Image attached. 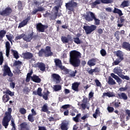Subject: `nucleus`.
Segmentation results:
<instances>
[{
    "label": "nucleus",
    "mask_w": 130,
    "mask_h": 130,
    "mask_svg": "<svg viewBox=\"0 0 130 130\" xmlns=\"http://www.w3.org/2000/svg\"><path fill=\"white\" fill-rule=\"evenodd\" d=\"M113 13L114 14H118L119 16H121L123 14H122V12L121 10L118 9V8H115L114 10L113 11Z\"/></svg>",
    "instance_id": "nucleus-25"
},
{
    "label": "nucleus",
    "mask_w": 130,
    "mask_h": 130,
    "mask_svg": "<svg viewBox=\"0 0 130 130\" xmlns=\"http://www.w3.org/2000/svg\"><path fill=\"white\" fill-rule=\"evenodd\" d=\"M51 77L54 82H55L56 84H58V83L60 82V76H59L58 74H52Z\"/></svg>",
    "instance_id": "nucleus-9"
},
{
    "label": "nucleus",
    "mask_w": 130,
    "mask_h": 130,
    "mask_svg": "<svg viewBox=\"0 0 130 130\" xmlns=\"http://www.w3.org/2000/svg\"><path fill=\"white\" fill-rule=\"evenodd\" d=\"M80 84L81 83L80 82H75L74 83L72 84V90H74V91L78 92L79 91V86H80Z\"/></svg>",
    "instance_id": "nucleus-12"
},
{
    "label": "nucleus",
    "mask_w": 130,
    "mask_h": 130,
    "mask_svg": "<svg viewBox=\"0 0 130 130\" xmlns=\"http://www.w3.org/2000/svg\"><path fill=\"white\" fill-rule=\"evenodd\" d=\"M12 52L13 53V55L16 59H18L19 58V54H18V52L17 51L11 50Z\"/></svg>",
    "instance_id": "nucleus-38"
},
{
    "label": "nucleus",
    "mask_w": 130,
    "mask_h": 130,
    "mask_svg": "<svg viewBox=\"0 0 130 130\" xmlns=\"http://www.w3.org/2000/svg\"><path fill=\"white\" fill-rule=\"evenodd\" d=\"M125 111H126V114H127V115H128V116L126 117V119L127 120H128V119H129V117H130V110H126Z\"/></svg>",
    "instance_id": "nucleus-56"
},
{
    "label": "nucleus",
    "mask_w": 130,
    "mask_h": 130,
    "mask_svg": "<svg viewBox=\"0 0 130 130\" xmlns=\"http://www.w3.org/2000/svg\"><path fill=\"white\" fill-rule=\"evenodd\" d=\"M115 94L113 92L109 91L108 92H105L103 94V97H114Z\"/></svg>",
    "instance_id": "nucleus-22"
},
{
    "label": "nucleus",
    "mask_w": 130,
    "mask_h": 130,
    "mask_svg": "<svg viewBox=\"0 0 130 130\" xmlns=\"http://www.w3.org/2000/svg\"><path fill=\"white\" fill-rule=\"evenodd\" d=\"M31 79L35 83H40V82H41V79H40V78H39V77L36 75H34L32 76L31 77Z\"/></svg>",
    "instance_id": "nucleus-23"
},
{
    "label": "nucleus",
    "mask_w": 130,
    "mask_h": 130,
    "mask_svg": "<svg viewBox=\"0 0 130 130\" xmlns=\"http://www.w3.org/2000/svg\"><path fill=\"white\" fill-rule=\"evenodd\" d=\"M22 64V62L20 61H15L14 63V66H20Z\"/></svg>",
    "instance_id": "nucleus-59"
},
{
    "label": "nucleus",
    "mask_w": 130,
    "mask_h": 130,
    "mask_svg": "<svg viewBox=\"0 0 130 130\" xmlns=\"http://www.w3.org/2000/svg\"><path fill=\"white\" fill-rule=\"evenodd\" d=\"M87 64L89 67H94L96 64V60L95 59H91L88 61Z\"/></svg>",
    "instance_id": "nucleus-24"
},
{
    "label": "nucleus",
    "mask_w": 130,
    "mask_h": 130,
    "mask_svg": "<svg viewBox=\"0 0 130 130\" xmlns=\"http://www.w3.org/2000/svg\"><path fill=\"white\" fill-rule=\"evenodd\" d=\"M11 125L13 127L11 130H16V126L15 125V120H14V119H12L11 120Z\"/></svg>",
    "instance_id": "nucleus-47"
},
{
    "label": "nucleus",
    "mask_w": 130,
    "mask_h": 130,
    "mask_svg": "<svg viewBox=\"0 0 130 130\" xmlns=\"http://www.w3.org/2000/svg\"><path fill=\"white\" fill-rule=\"evenodd\" d=\"M81 107L84 110L86 109V108H87V109H89V108H90V105L86 104H81Z\"/></svg>",
    "instance_id": "nucleus-42"
},
{
    "label": "nucleus",
    "mask_w": 130,
    "mask_h": 130,
    "mask_svg": "<svg viewBox=\"0 0 130 130\" xmlns=\"http://www.w3.org/2000/svg\"><path fill=\"white\" fill-rule=\"evenodd\" d=\"M29 20H30V18H27L23 21H22L20 23H19V25L18 26V28H22V27H24V26H26L27 25V23H28Z\"/></svg>",
    "instance_id": "nucleus-20"
},
{
    "label": "nucleus",
    "mask_w": 130,
    "mask_h": 130,
    "mask_svg": "<svg viewBox=\"0 0 130 130\" xmlns=\"http://www.w3.org/2000/svg\"><path fill=\"white\" fill-rule=\"evenodd\" d=\"M81 117V114H78L75 117H73V119L75 122H79V118Z\"/></svg>",
    "instance_id": "nucleus-39"
},
{
    "label": "nucleus",
    "mask_w": 130,
    "mask_h": 130,
    "mask_svg": "<svg viewBox=\"0 0 130 130\" xmlns=\"http://www.w3.org/2000/svg\"><path fill=\"white\" fill-rule=\"evenodd\" d=\"M7 75H8L9 77H13V74L11 71L10 67H9L7 63H5L4 66L3 76L5 77V76H7Z\"/></svg>",
    "instance_id": "nucleus-4"
},
{
    "label": "nucleus",
    "mask_w": 130,
    "mask_h": 130,
    "mask_svg": "<svg viewBox=\"0 0 130 130\" xmlns=\"http://www.w3.org/2000/svg\"><path fill=\"white\" fill-rule=\"evenodd\" d=\"M33 36V32H31L30 34H28V35H25L23 37V39L25 41L29 42V41H31L32 40V37Z\"/></svg>",
    "instance_id": "nucleus-11"
},
{
    "label": "nucleus",
    "mask_w": 130,
    "mask_h": 130,
    "mask_svg": "<svg viewBox=\"0 0 130 130\" xmlns=\"http://www.w3.org/2000/svg\"><path fill=\"white\" fill-rule=\"evenodd\" d=\"M42 111H43V112H47V111H48L47 105H43V106L42 108Z\"/></svg>",
    "instance_id": "nucleus-41"
},
{
    "label": "nucleus",
    "mask_w": 130,
    "mask_h": 130,
    "mask_svg": "<svg viewBox=\"0 0 130 130\" xmlns=\"http://www.w3.org/2000/svg\"><path fill=\"white\" fill-rule=\"evenodd\" d=\"M81 57V53L76 50H73L70 52V62L73 67H79L81 61L80 59Z\"/></svg>",
    "instance_id": "nucleus-1"
},
{
    "label": "nucleus",
    "mask_w": 130,
    "mask_h": 130,
    "mask_svg": "<svg viewBox=\"0 0 130 130\" xmlns=\"http://www.w3.org/2000/svg\"><path fill=\"white\" fill-rule=\"evenodd\" d=\"M76 73H77L76 71H75V72H74V71L71 72V73H70L71 77H75Z\"/></svg>",
    "instance_id": "nucleus-63"
},
{
    "label": "nucleus",
    "mask_w": 130,
    "mask_h": 130,
    "mask_svg": "<svg viewBox=\"0 0 130 130\" xmlns=\"http://www.w3.org/2000/svg\"><path fill=\"white\" fill-rule=\"evenodd\" d=\"M62 108L63 109H68V108H70V105H65L62 106Z\"/></svg>",
    "instance_id": "nucleus-64"
},
{
    "label": "nucleus",
    "mask_w": 130,
    "mask_h": 130,
    "mask_svg": "<svg viewBox=\"0 0 130 130\" xmlns=\"http://www.w3.org/2000/svg\"><path fill=\"white\" fill-rule=\"evenodd\" d=\"M123 47L126 49L127 50H129L130 49V44L128 43L124 42L123 43Z\"/></svg>",
    "instance_id": "nucleus-28"
},
{
    "label": "nucleus",
    "mask_w": 130,
    "mask_h": 130,
    "mask_svg": "<svg viewBox=\"0 0 130 130\" xmlns=\"http://www.w3.org/2000/svg\"><path fill=\"white\" fill-rule=\"evenodd\" d=\"M95 16V14L91 12H88L86 13V15H84V18L88 22H91L93 21Z\"/></svg>",
    "instance_id": "nucleus-5"
},
{
    "label": "nucleus",
    "mask_w": 130,
    "mask_h": 130,
    "mask_svg": "<svg viewBox=\"0 0 130 130\" xmlns=\"http://www.w3.org/2000/svg\"><path fill=\"white\" fill-rule=\"evenodd\" d=\"M127 89H128V87H127V86H125L124 87L120 88L119 90L121 91V92H124V91H126Z\"/></svg>",
    "instance_id": "nucleus-52"
},
{
    "label": "nucleus",
    "mask_w": 130,
    "mask_h": 130,
    "mask_svg": "<svg viewBox=\"0 0 130 130\" xmlns=\"http://www.w3.org/2000/svg\"><path fill=\"white\" fill-rule=\"evenodd\" d=\"M58 68H59V69H60L61 70L64 71L66 74H70V70L66 69L64 66H61V64L60 65V66H59Z\"/></svg>",
    "instance_id": "nucleus-32"
},
{
    "label": "nucleus",
    "mask_w": 130,
    "mask_h": 130,
    "mask_svg": "<svg viewBox=\"0 0 130 130\" xmlns=\"http://www.w3.org/2000/svg\"><path fill=\"white\" fill-rule=\"evenodd\" d=\"M26 126H27V124L26 123H22L20 125V127L21 128H25V127H26Z\"/></svg>",
    "instance_id": "nucleus-62"
},
{
    "label": "nucleus",
    "mask_w": 130,
    "mask_h": 130,
    "mask_svg": "<svg viewBox=\"0 0 130 130\" xmlns=\"http://www.w3.org/2000/svg\"><path fill=\"white\" fill-rule=\"evenodd\" d=\"M45 56H50V55H52V52L50 50V47H46V50L44 51Z\"/></svg>",
    "instance_id": "nucleus-16"
},
{
    "label": "nucleus",
    "mask_w": 130,
    "mask_h": 130,
    "mask_svg": "<svg viewBox=\"0 0 130 130\" xmlns=\"http://www.w3.org/2000/svg\"><path fill=\"white\" fill-rule=\"evenodd\" d=\"M69 125V122L68 121H65L62 122L61 125V129L62 130H68V125Z\"/></svg>",
    "instance_id": "nucleus-17"
},
{
    "label": "nucleus",
    "mask_w": 130,
    "mask_h": 130,
    "mask_svg": "<svg viewBox=\"0 0 130 130\" xmlns=\"http://www.w3.org/2000/svg\"><path fill=\"white\" fill-rule=\"evenodd\" d=\"M37 66L39 68H40V70L42 71H45V64L43 63H38Z\"/></svg>",
    "instance_id": "nucleus-26"
},
{
    "label": "nucleus",
    "mask_w": 130,
    "mask_h": 130,
    "mask_svg": "<svg viewBox=\"0 0 130 130\" xmlns=\"http://www.w3.org/2000/svg\"><path fill=\"white\" fill-rule=\"evenodd\" d=\"M93 20H94V22L95 23V25H99L100 24V20L97 19L94 15V18H93Z\"/></svg>",
    "instance_id": "nucleus-54"
},
{
    "label": "nucleus",
    "mask_w": 130,
    "mask_h": 130,
    "mask_svg": "<svg viewBox=\"0 0 130 130\" xmlns=\"http://www.w3.org/2000/svg\"><path fill=\"white\" fill-rule=\"evenodd\" d=\"M66 6L68 10L72 11L73 10V8L77 7V3L72 1L71 2H69V3L66 4Z\"/></svg>",
    "instance_id": "nucleus-7"
},
{
    "label": "nucleus",
    "mask_w": 130,
    "mask_h": 130,
    "mask_svg": "<svg viewBox=\"0 0 130 130\" xmlns=\"http://www.w3.org/2000/svg\"><path fill=\"white\" fill-rule=\"evenodd\" d=\"M3 62H4V56L3 55V52H0V66H2Z\"/></svg>",
    "instance_id": "nucleus-43"
},
{
    "label": "nucleus",
    "mask_w": 130,
    "mask_h": 130,
    "mask_svg": "<svg viewBox=\"0 0 130 130\" xmlns=\"http://www.w3.org/2000/svg\"><path fill=\"white\" fill-rule=\"evenodd\" d=\"M101 2L103 4H111L113 3V0H101Z\"/></svg>",
    "instance_id": "nucleus-44"
},
{
    "label": "nucleus",
    "mask_w": 130,
    "mask_h": 130,
    "mask_svg": "<svg viewBox=\"0 0 130 130\" xmlns=\"http://www.w3.org/2000/svg\"><path fill=\"white\" fill-rule=\"evenodd\" d=\"M53 89L54 91H55V92H57V91H60V90H61V86L59 85H54Z\"/></svg>",
    "instance_id": "nucleus-27"
},
{
    "label": "nucleus",
    "mask_w": 130,
    "mask_h": 130,
    "mask_svg": "<svg viewBox=\"0 0 130 130\" xmlns=\"http://www.w3.org/2000/svg\"><path fill=\"white\" fill-rule=\"evenodd\" d=\"M101 3V0H96L91 4V7L92 8H94V7H96L97 5H100V4Z\"/></svg>",
    "instance_id": "nucleus-35"
},
{
    "label": "nucleus",
    "mask_w": 130,
    "mask_h": 130,
    "mask_svg": "<svg viewBox=\"0 0 130 130\" xmlns=\"http://www.w3.org/2000/svg\"><path fill=\"white\" fill-rule=\"evenodd\" d=\"M54 62L56 67H60V65H61V61L59 59H55Z\"/></svg>",
    "instance_id": "nucleus-37"
},
{
    "label": "nucleus",
    "mask_w": 130,
    "mask_h": 130,
    "mask_svg": "<svg viewBox=\"0 0 130 130\" xmlns=\"http://www.w3.org/2000/svg\"><path fill=\"white\" fill-rule=\"evenodd\" d=\"M6 34L7 31L5 30H2L0 31V40H2L4 38Z\"/></svg>",
    "instance_id": "nucleus-29"
},
{
    "label": "nucleus",
    "mask_w": 130,
    "mask_h": 130,
    "mask_svg": "<svg viewBox=\"0 0 130 130\" xmlns=\"http://www.w3.org/2000/svg\"><path fill=\"white\" fill-rule=\"evenodd\" d=\"M120 77L121 78V79H123V80H127V81L129 80V77H128L127 76H124L122 74L120 76Z\"/></svg>",
    "instance_id": "nucleus-51"
},
{
    "label": "nucleus",
    "mask_w": 130,
    "mask_h": 130,
    "mask_svg": "<svg viewBox=\"0 0 130 130\" xmlns=\"http://www.w3.org/2000/svg\"><path fill=\"white\" fill-rule=\"evenodd\" d=\"M128 6V2L127 1H124L121 4V8H125V7Z\"/></svg>",
    "instance_id": "nucleus-40"
},
{
    "label": "nucleus",
    "mask_w": 130,
    "mask_h": 130,
    "mask_svg": "<svg viewBox=\"0 0 130 130\" xmlns=\"http://www.w3.org/2000/svg\"><path fill=\"white\" fill-rule=\"evenodd\" d=\"M97 28V26L96 25H91V26H84L83 29L85 31V33L86 34H90V33H92L93 31H95L96 30V28Z\"/></svg>",
    "instance_id": "nucleus-3"
},
{
    "label": "nucleus",
    "mask_w": 130,
    "mask_h": 130,
    "mask_svg": "<svg viewBox=\"0 0 130 130\" xmlns=\"http://www.w3.org/2000/svg\"><path fill=\"white\" fill-rule=\"evenodd\" d=\"M6 56L7 57L9 56L10 54V49H11V44H10V42H6Z\"/></svg>",
    "instance_id": "nucleus-13"
},
{
    "label": "nucleus",
    "mask_w": 130,
    "mask_h": 130,
    "mask_svg": "<svg viewBox=\"0 0 130 130\" xmlns=\"http://www.w3.org/2000/svg\"><path fill=\"white\" fill-rule=\"evenodd\" d=\"M22 56L23 58L30 59V58H32V57H33V54L30 52H26L22 54Z\"/></svg>",
    "instance_id": "nucleus-14"
},
{
    "label": "nucleus",
    "mask_w": 130,
    "mask_h": 130,
    "mask_svg": "<svg viewBox=\"0 0 130 130\" xmlns=\"http://www.w3.org/2000/svg\"><path fill=\"white\" fill-rule=\"evenodd\" d=\"M117 58L120 59L121 60H123V53L121 51H118L116 52Z\"/></svg>",
    "instance_id": "nucleus-18"
},
{
    "label": "nucleus",
    "mask_w": 130,
    "mask_h": 130,
    "mask_svg": "<svg viewBox=\"0 0 130 130\" xmlns=\"http://www.w3.org/2000/svg\"><path fill=\"white\" fill-rule=\"evenodd\" d=\"M27 118L29 121H30V122H33L34 121V117H33L32 115L29 114Z\"/></svg>",
    "instance_id": "nucleus-48"
},
{
    "label": "nucleus",
    "mask_w": 130,
    "mask_h": 130,
    "mask_svg": "<svg viewBox=\"0 0 130 130\" xmlns=\"http://www.w3.org/2000/svg\"><path fill=\"white\" fill-rule=\"evenodd\" d=\"M73 39L75 43H76V44H81V43H82V41L80 40L79 37L74 38Z\"/></svg>",
    "instance_id": "nucleus-36"
},
{
    "label": "nucleus",
    "mask_w": 130,
    "mask_h": 130,
    "mask_svg": "<svg viewBox=\"0 0 130 130\" xmlns=\"http://www.w3.org/2000/svg\"><path fill=\"white\" fill-rule=\"evenodd\" d=\"M12 12V9H11L10 7H8L5 8L2 11H0V15H1V16H3V17H7L9 16V15H10Z\"/></svg>",
    "instance_id": "nucleus-6"
},
{
    "label": "nucleus",
    "mask_w": 130,
    "mask_h": 130,
    "mask_svg": "<svg viewBox=\"0 0 130 130\" xmlns=\"http://www.w3.org/2000/svg\"><path fill=\"white\" fill-rule=\"evenodd\" d=\"M61 40L63 42V43H68V42L70 41V39H69V38L64 36L61 37Z\"/></svg>",
    "instance_id": "nucleus-30"
},
{
    "label": "nucleus",
    "mask_w": 130,
    "mask_h": 130,
    "mask_svg": "<svg viewBox=\"0 0 130 130\" xmlns=\"http://www.w3.org/2000/svg\"><path fill=\"white\" fill-rule=\"evenodd\" d=\"M37 92H38V95L39 96H42V89L40 87H39L38 88V90H37Z\"/></svg>",
    "instance_id": "nucleus-50"
},
{
    "label": "nucleus",
    "mask_w": 130,
    "mask_h": 130,
    "mask_svg": "<svg viewBox=\"0 0 130 130\" xmlns=\"http://www.w3.org/2000/svg\"><path fill=\"white\" fill-rule=\"evenodd\" d=\"M97 115H100V110H99V108H97L95 112L93 114L94 118H97Z\"/></svg>",
    "instance_id": "nucleus-34"
},
{
    "label": "nucleus",
    "mask_w": 130,
    "mask_h": 130,
    "mask_svg": "<svg viewBox=\"0 0 130 130\" xmlns=\"http://www.w3.org/2000/svg\"><path fill=\"white\" fill-rule=\"evenodd\" d=\"M31 111V114H29L30 115L35 116V115H37V113H36V111H35V110H34V109H32Z\"/></svg>",
    "instance_id": "nucleus-57"
},
{
    "label": "nucleus",
    "mask_w": 130,
    "mask_h": 130,
    "mask_svg": "<svg viewBox=\"0 0 130 130\" xmlns=\"http://www.w3.org/2000/svg\"><path fill=\"white\" fill-rule=\"evenodd\" d=\"M11 113H12V108H9L8 109V112H6L5 113L6 116L4 117L2 122V123L4 126H5V128L8 127L9 122H10V120H11V119L12 118Z\"/></svg>",
    "instance_id": "nucleus-2"
},
{
    "label": "nucleus",
    "mask_w": 130,
    "mask_h": 130,
    "mask_svg": "<svg viewBox=\"0 0 130 130\" xmlns=\"http://www.w3.org/2000/svg\"><path fill=\"white\" fill-rule=\"evenodd\" d=\"M10 86L12 89H14V88H15V86H16V84L14 82H11L10 83Z\"/></svg>",
    "instance_id": "nucleus-61"
},
{
    "label": "nucleus",
    "mask_w": 130,
    "mask_h": 130,
    "mask_svg": "<svg viewBox=\"0 0 130 130\" xmlns=\"http://www.w3.org/2000/svg\"><path fill=\"white\" fill-rule=\"evenodd\" d=\"M122 60H120V59L117 58L116 60L114 62L115 66H117Z\"/></svg>",
    "instance_id": "nucleus-53"
},
{
    "label": "nucleus",
    "mask_w": 130,
    "mask_h": 130,
    "mask_svg": "<svg viewBox=\"0 0 130 130\" xmlns=\"http://www.w3.org/2000/svg\"><path fill=\"white\" fill-rule=\"evenodd\" d=\"M4 94H8L10 96H14L15 95L14 92H12L9 90H7V91L4 92Z\"/></svg>",
    "instance_id": "nucleus-45"
},
{
    "label": "nucleus",
    "mask_w": 130,
    "mask_h": 130,
    "mask_svg": "<svg viewBox=\"0 0 130 130\" xmlns=\"http://www.w3.org/2000/svg\"><path fill=\"white\" fill-rule=\"evenodd\" d=\"M20 112L21 114H25L26 113V109L24 108H21L20 109Z\"/></svg>",
    "instance_id": "nucleus-60"
},
{
    "label": "nucleus",
    "mask_w": 130,
    "mask_h": 130,
    "mask_svg": "<svg viewBox=\"0 0 130 130\" xmlns=\"http://www.w3.org/2000/svg\"><path fill=\"white\" fill-rule=\"evenodd\" d=\"M95 83L96 84V85L97 87H101V83L98 80H95Z\"/></svg>",
    "instance_id": "nucleus-58"
},
{
    "label": "nucleus",
    "mask_w": 130,
    "mask_h": 130,
    "mask_svg": "<svg viewBox=\"0 0 130 130\" xmlns=\"http://www.w3.org/2000/svg\"><path fill=\"white\" fill-rule=\"evenodd\" d=\"M33 72L31 71L29 73L27 74V77H26V82H29L30 81V78L31 77V75Z\"/></svg>",
    "instance_id": "nucleus-46"
},
{
    "label": "nucleus",
    "mask_w": 130,
    "mask_h": 130,
    "mask_svg": "<svg viewBox=\"0 0 130 130\" xmlns=\"http://www.w3.org/2000/svg\"><path fill=\"white\" fill-rule=\"evenodd\" d=\"M113 72L115 74L118 75L119 77H120V76L122 74V70L120 69V67H116L115 69H113Z\"/></svg>",
    "instance_id": "nucleus-10"
},
{
    "label": "nucleus",
    "mask_w": 130,
    "mask_h": 130,
    "mask_svg": "<svg viewBox=\"0 0 130 130\" xmlns=\"http://www.w3.org/2000/svg\"><path fill=\"white\" fill-rule=\"evenodd\" d=\"M37 28L39 32H44L45 29V26L42 25L41 23H39L37 25Z\"/></svg>",
    "instance_id": "nucleus-19"
},
{
    "label": "nucleus",
    "mask_w": 130,
    "mask_h": 130,
    "mask_svg": "<svg viewBox=\"0 0 130 130\" xmlns=\"http://www.w3.org/2000/svg\"><path fill=\"white\" fill-rule=\"evenodd\" d=\"M118 97L120 99H123V100H127V95L124 92H122L121 93L118 94Z\"/></svg>",
    "instance_id": "nucleus-21"
},
{
    "label": "nucleus",
    "mask_w": 130,
    "mask_h": 130,
    "mask_svg": "<svg viewBox=\"0 0 130 130\" xmlns=\"http://www.w3.org/2000/svg\"><path fill=\"white\" fill-rule=\"evenodd\" d=\"M100 52H101V55H102V56H105V55H106V51H105V50L102 49L100 51Z\"/></svg>",
    "instance_id": "nucleus-55"
},
{
    "label": "nucleus",
    "mask_w": 130,
    "mask_h": 130,
    "mask_svg": "<svg viewBox=\"0 0 130 130\" xmlns=\"http://www.w3.org/2000/svg\"><path fill=\"white\" fill-rule=\"evenodd\" d=\"M108 83L109 85H115V84H116V82H115L114 80H113V79L111 78L110 77L109 78Z\"/></svg>",
    "instance_id": "nucleus-33"
},
{
    "label": "nucleus",
    "mask_w": 130,
    "mask_h": 130,
    "mask_svg": "<svg viewBox=\"0 0 130 130\" xmlns=\"http://www.w3.org/2000/svg\"><path fill=\"white\" fill-rule=\"evenodd\" d=\"M3 102L6 103V102H8L9 100H10V97L8 94H5L2 98Z\"/></svg>",
    "instance_id": "nucleus-31"
},
{
    "label": "nucleus",
    "mask_w": 130,
    "mask_h": 130,
    "mask_svg": "<svg viewBox=\"0 0 130 130\" xmlns=\"http://www.w3.org/2000/svg\"><path fill=\"white\" fill-rule=\"evenodd\" d=\"M24 36H25V34H22L16 37L15 39H16V40H18L19 39H22V38H23L24 39Z\"/></svg>",
    "instance_id": "nucleus-49"
},
{
    "label": "nucleus",
    "mask_w": 130,
    "mask_h": 130,
    "mask_svg": "<svg viewBox=\"0 0 130 130\" xmlns=\"http://www.w3.org/2000/svg\"><path fill=\"white\" fill-rule=\"evenodd\" d=\"M53 16L51 17L52 20H55L57 17V13H58V6H55L53 8L52 10Z\"/></svg>",
    "instance_id": "nucleus-8"
},
{
    "label": "nucleus",
    "mask_w": 130,
    "mask_h": 130,
    "mask_svg": "<svg viewBox=\"0 0 130 130\" xmlns=\"http://www.w3.org/2000/svg\"><path fill=\"white\" fill-rule=\"evenodd\" d=\"M111 76L113 78V79L116 80L117 83H118L119 85H120V84H121L122 80H121V79H120V78H119V77H118V76H117V75H115V74H114V73H112L111 74Z\"/></svg>",
    "instance_id": "nucleus-15"
}]
</instances>
